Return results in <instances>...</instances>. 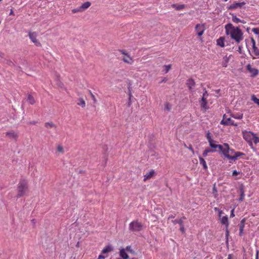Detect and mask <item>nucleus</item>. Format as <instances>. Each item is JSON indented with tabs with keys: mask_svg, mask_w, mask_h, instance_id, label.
Returning a JSON list of instances; mask_svg holds the SVG:
<instances>
[{
	"mask_svg": "<svg viewBox=\"0 0 259 259\" xmlns=\"http://www.w3.org/2000/svg\"><path fill=\"white\" fill-rule=\"evenodd\" d=\"M226 34L237 43L239 44L243 39L242 31L238 27H235L231 23H228L225 26Z\"/></svg>",
	"mask_w": 259,
	"mask_h": 259,
	"instance_id": "nucleus-1",
	"label": "nucleus"
},
{
	"mask_svg": "<svg viewBox=\"0 0 259 259\" xmlns=\"http://www.w3.org/2000/svg\"><path fill=\"white\" fill-rule=\"evenodd\" d=\"M224 156L230 160H236L245 154L241 152H235L233 149H231L227 143H224L222 146V149L220 150Z\"/></svg>",
	"mask_w": 259,
	"mask_h": 259,
	"instance_id": "nucleus-2",
	"label": "nucleus"
},
{
	"mask_svg": "<svg viewBox=\"0 0 259 259\" xmlns=\"http://www.w3.org/2000/svg\"><path fill=\"white\" fill-rule=\"evenodd\" d=\"M242 134L243 139L250 147L252 146L253 143L255 144L259 143V137L256 134L247 131H243Z\"/></svg>",
	"mask_w": 259,
	"mask_h": 259,
	"instance_id": "nucleus-3",
	"label": "nucleus"
},
{
	"mask_svg": "<svg viewBox=\"0 0 259 259\" xmlns=\"http://www.w3.org/2000/svg\"><path fill=\"white\" fill-rule=\"evenodd\" d=\"M28 189V185L27 180H20L17 186L18 193L17 197L20 198L23 196L27 191Z\"/></svg>",
	"mask_w": 259,
	"mask_h": 259,
	"instance_id": "nucleus-4",
	"label": "nucleus"
},
{
	"mask_svg": "<svg viewBox=\"0 0 259 259\" xmlns=\"http://www.w3.org/2000/svg\"><path fill=\"white\" fill-rule=\"evenodd\" d=\"M118 52L122 55L121 60L125 63L132 65L134 62V58L125 50H118Z\"/></svg>",
	"mask_w": 259,
	"mask_h": 259,
	"instance_id": "nucleus-5",
	"label": "nucleus"
},
{
	"mask_svg": "<svg viewBox=\"0 0 259 259\" xmlns=\"http://www.w3.org/2000/svg\"><path fill=\"white\" fill-rule=\"evenodd\" d=\"M142 228V224L138 220L133 221L129 224V230L132 232H139Z\"/></svg>",
	"mask_w": 259,
	"mask_h": 259,
	"instance_id": "nucleus-6",
	"label": "nucleus"
},
{
	"mask_svg": "<svg viewBox=\"0 0 259 259\" xmlns=\"http://www.w3.org/2000/svg\"><path fill=\"white\" fill-rule=\"evenodd\" d=\"M206 29L205 24H197L195 27V31L198 36H201Z\"/></svg>",
	"mask_w": 259,
	"mask_h": 259,
	"instance_id": "nucleus-7",
	"label": "nucleus"
},
{
	"mask_svg": "<svg viewBox=\"0 0 259 259\" xmlns=\"http://www.w3.org/2000/svg\"><path fill=\"white\" fill-rule=\"evenodd\" d=\"M28 36L31 40L35 44L37 47H41V44L36 38L37 34L35 32H29Z\"/></svg>",
	"mask_w": 259,
	"mask_h": 259,
	"instance_id": "nucleus-8",
	"label": "nucleus"
},
{
	"mask_svg": "<svg viewBox=\"0 0 259 259\" xmlns=\"http://www.w3.org/2000/svg\"><path fill=\"white\" fill-rule=\"evenodd\" d=\"M221 124L224 125H238V124L237 123H235L231 118H227L226 115L225 114L223 115V118L221 122Z\"/></svg>",
	"mask_w": 259,
	"mask_h": 259,
	"instance_id": "nucleus-9",
	"label": "nucleus"
},
{
	"mask_svg": "<svg viewBox=\"0 0 259 259\" xmlns=\"http://www.w3.org/2000/svg\"><path fill=\"white\" fill-rule=\"evenodd\" d=\"M246 3L244 2H235L231 5H230L228 7V9L230 10H235L238 8H242L245 5Z\"/></svg>",
	"mask_w": 259,
	"mask_h": 259,
	"instance_id": "nucleus-10",
	"label": "nucleus"
},
{
	"mask_svg": "<svg viewBox=\"0 0 259 259\" xmlns=\"http://www.w3.org/2000/svg\"><path fill=\"white\" fill-rule=\"evenodd\" d=\"M246 67L247 70L251 73L252 77H255L258 74V70L255 68H252L250 64H248Z\"/></svg>",
	"mask_w": 259,
	"mask_h": 259,
	"instance_id": "nucleus-11",
	"label": "nucleus"
},
{
	"mask_svg": "<svg viewBox=\"0 0 259 259\" xmlns=\"http://www.w3.org/2000/svg\"><path fill=\"white\" fill-rule=\"evenodd\" d=\"M155 175V171L153 169H151L149 172L146 174L144 176V182H146L147 180L151 179Z\"/></svg>",
	"mask_w": 259,
	"mask_h": 259,
	"instance_id": "nucleus-12",
	"label": "nucleus"
},
{
	"mask_svg": "<svg viewBox=\"0 0 259 259\" xmlns=\"http://www.w3.org/2000/svg\"><path fill=\"white\" fill-rule=\"evenodd\" d=\"M245 219H242L240 224H239V235L240 236H242L243 233V230L245 226Z\"/></svg>",
	"mask_w": 259,
	"mask_h": 259,
	"instance_id": "nucleus-13",
	"label": "nucleus"
},
{
	"mask_svg": "<svg viewBox=\"0 0 259 259\" xmlns=\"http://www.w3.org/2000/svg\"><path fill=\"white\" fill-rule=\"evenodd\" d=\"M186 85L189 90H191L195 85V82L193 79L190 78L187 80Z\"/></svg>",
	"mask_w": 259,
	"mask_h": 259,
	"instance_id": "nucleus-14",
	"label": "nucleus"
},
{
	"mask_svg": "<svg viewBox=\"0 0 259 259\" xmlns=\"http://www.w3.org/2000/svg\"><path fill=\"white\" fill-rule=\"evenodd\" d=\"M225 40L224 37H220L217 40V45L221 47H225Z\"/></svg>",
	"mask_w": 259,
	"mask_h": 259,
	"instance_id": "nucleus-15",
	"label": "nucleus"
},
{
	"mask_svg": "<svg viewBox=\"0 0 259 259\" xmlns=\"http://www.w3.org/2000/svg\"><path fill=\"white\" fill-rule=\"evenodd\" d=\"M221 223L225 225L226 228H228L229 226V223H228V218L227 215L224 216L222 218H221Z\"/></svg>",
	"mask_w": 259,
	"mask_h": 259,
	"instance_id": "nucleus-16",
	"label": "nucleus"
},
{
	"mask_svg": "<svg viewBox=\"0 0 259 259\" xmlns=\"http://www.w3.org/2000/svg\"><path fill=\"white\" fill-rule=\"evenodd\" d=\"M232 16V21L235 23H245V22L244 20H241L239 18H237L236 17V16L234 15V14H230Z\"/></svg>",
	"mask_w": 259,
	"mask_h": 259,
	"instance_id": "nucleus-17",
	"label": "nucleus"
},
{
	"mask_svg": "<svg viewBox=\"0 0 259 259\" xmlns=\"http://www.w3.org/2000/svg\"><path fill=\"white\" fill-rule=\"evenodd\" d=\"M119 255L120 256L123 258V259H128V255L126 253L125 250L124 249H121L119 251Z\"/></svg>",
	"mask_w": 259,
	"mask_h": 259,
	"instance_id": "nucleus-18",
	"label": "nucleus"
},
{
	"mask_svg": "<svg viewBox=\"0 0 259 259\" xmlns=\"http://www.w3.org/2000/svg\"><path fill=\"white\" fill-rule=\"evenodd\" d=\"M27 101L29 102V104L31 105H33L35 103V100L34 97L30 94H28L27 96Z\"/></svg>",
	"mask_w": 259,
	"mask_h": 259,
	"instance_id": "nucleus-19",
	"label": "nucleus"
},
{
	"mask_svg": "<svg viewBox=\"0 0 259 259\" xmlns=\"http://www.w3.org/2000/svg\"><path fill=\"white\" fill-rule=\"evenodd\" d=\"M199 159L200 164L202 165L203 168L204 169H207V165L206 164V163L205 160L201 157H199Z\"/></svg>",
	"mask_w": 259,
	"mask_h": 259,
	"instance_id": "nucleus-20",
	"label": "nucleus"
},
{
	"mask_svg": "<svg viewBox=\"0 0 259 259\" xmlns=\"http://www.w3.org/2000/svg\"><path fill=\"white\" fill-rule=\"evenodd\" d=\"M113 250V248L110 245L106 246L102 251L103 253H107Z\"/></svg>",
	"mask_w": 259,
	"mask_h": 259,
	"instance_id": "nucleus-21",
	"label": "nucleus"
},
{
	"mask_svg": "<svg viewBox=\"0 0 259 259\" xmlns=\"http://www.w3.org/2000/svg\"><path fill=\"white\" fill-rule=\"evenodd\" d=\"M91 4L90 2H87L83 3L81 5L80 8H81V10L83 11V10H85V9H88V8H89L91 6Z\"/></svg>",
	"mask_w": 259,
	"mask_h": 259,
	"instance_id": "nucleus-22",
	"label": "nucleus"
},
{
	"mask_svg": "<svg viewBox=\"0 0 259 259\" xmlns=\"http://www.w3.org/2000/svg\"><path fill=\"white\" fill-rule=\"evenodd\" d=\"M6 135L11 138H13V139H17L18 137L17 134L13 132H7L6 133Z\"/></svg>",
	"mask_w": 259,
	"mask_h": 259,
	"instance_id": "nucleus-23",
	"label": "nucleus"
},
{
	"mask_svg": "<svg viewBox=\"0 0 259 259\" xmlns=\"http://www.w3.org/2000/svg\"><path fill=\"white\" fill-rule=\"evenodd\" d=\"M202 102L201 103V107L206 109H207V101L206 99V98L202 97L201 99Z\"/></svg>",
	"mask_w": 259,
	"mask_h": 259,
	"instance_id": "nucleus-24",
	"label": "nucleus"
},
{
	"mask_svg": "<svg viewBox=\"0 0 259 259\" xmlns=\"http://www.w3.org/2000/svg\"><path fill=\"white\" fill-rule=\"evenodd\" d=\"M172 7L174 8H175L177 10H181L185 8V5H177V4H173L172 5Z\"/></svg>",
	"mask_w": 259,
	"mask_h": 259,
	"instance_id": "nucleus-25",
	"label": "nucleus"
},
{
	"mask_svg": "<svg viewBox=\"0 0 259 259\" xmlns=\"http://www.w3.org/2000/svg\"><path fill=\"white\" fill-rule=\"evenodd\" d=\"M209 144L210 147L211 148H212V149L218 148L220 150V151L221 150V149H222V146L223 145H218V144H216L215 143L213 144H212L211 143H209Z\"/></svg>",
	"mask_w": 259,
	"mask_h": 259,
	"instance_id": "nucleus-26",
	"label": "nucleus"
},
{
	"mask_svg": "<svg viewBox=\"0 0 259 259\" xmlns=\"http://www.w3.org/2000/svg\"><path fill=\"white\" fill-rule=\"evenodd\" d=\"M214 151H215V150L211 149L208 148H206L205 149V150L203 151L202 155H203V156L204 157H206L208 153L213 152Z\"/></svg>",
	"mask_w": 259,
	"mask_h": 259,
	"instance_id": "nucleus-27",
	"label": "nucleus"
},
{
	"mask_svg": "<svg viewBox=\"0 0 259 259\" xmlns=\"http://www.w3.org/2000/svg\"><path fill=\"white\" fill-rule=\"evenodd\" d=\"M45 126L46 128H53L56 127V125L52 122H46L45 124Z\"/></svg>",
	"mask_w": 259,
	"mask_h": 259,
	"instance_id": "nucleus-28",
	"label": "nucleus"
},
{
	"mask_svg": "<svg viewBox=\"0 0 259 259\" xmlns=\"http://www.w3.org/2000/svg\"><path fill=\"white\" fill-rule=\"evenodd\" d=\"M185 217H183L182 218L179 219V220H175L174 221H172V223L174 225H176V224H179L180 225H182L183 224V219H185Z\"/></svg>",
	"mask_w": 259,
	"mask_h": 259,
	"instance_id": "nucleus-29",
	"label": "nucleus"
},
{
	"mask_svg": "<svg viewBox=\"0 0 259 259\" xmlns=\"http://www.w3.org/2000/svg\"><path fill=\"white\" fill-rule=\"evenodd\" d=\"M231 116L235 119H241L243 117V114H231Z\"/></svg>",
	"mask_w": 259,
	"mask_h": 259,
	"instance_id": "nucleus-30",
	"label": "nucleus"
},
{
	"mask_svg": "<svg viewBox=\"0 0 259 259\" xmlns=\"http://www.w3.org/2000/svg\"><path fill=\"white\" fill-rule=\"evenodd\" d=\"M77 105L81 106L82 108H84L85 106V102L82 98H80L78 100Z\"/></svg>",
	"mask_w": 259,
	"mask_h": 259,
	"instance_id": "nucleus-31",
	"label": "nucleus"
},
{
	"mask_svg": "<svg viewBox=\"0 0 259 259\" xmlns=\"http://www.w3.org/2000/svg\"><path fill=\"white\" fill-rule=\"evenodd\" d=\"M57 151L60 153L63 154L64 153V150L62 146L58 145L57 147Z\"/></svg>",
	"mask_w": 259,
	"mask_h": 259,
	"instance_id": "nucleus-32",
	"label": "nucleus"
},
{
	"mask_svg": "<svg viewBox=\"0 0 259 259\" xmlns=\"http://www.w3.org/2000/svg\"><path fill=\"white\" fill-rule=\"evenodd\" d=\"M251 100L253 101L255 103L257 104L259 106V99L257 98L255 95H252L251 96Z\"/></svg>",
	"mask_w": 259,
	"mask_h": 259,
	"instance_id": "nucleus-33",
	"label": "nucleus"
},
{
	"mask_svg": "<svg viewBox=\"0 0 259 259\" xmlns=\"http://www.w3.org/2000/svg\"><path fill=\"white\" fill-rule=\"evenodd\" d=\"M245 194L244 192L243 189H241V194H240V197L239 198V201H242L244 198Z\"/></svg>",
	"mask_w": 259,
	"mask_h": 259,
	"instance_id": "nucleus-34",
	"label": "nucleus"
},
{
	"mask_svg": "<svg viewBox=\"0 0 259 259\" xmlns=\"http://www.w3.org/2000/svg\"><path fill=\"white\" fill-rule=\"evenodd\" d=\"M163 67L165 70V72L167 73L171 69V65H164Z\"/></svg>",
	"mask_w": 259,
	"mask_h": 259,
	"instance_id": "nucleus-35",
	"label": "nucleus"
},
{
	"mask_svg": "<svg viewBox=\"0 0 259 259\" xmlns=\"http://www.w3.org/2000/svg\"><path fill=\"white\" fill-rule=\"evenodd\" d=\"M206 139L208 140L209 143H211V141L212 140V139L211 138V136L209 132H208L206 134Z\"/></svg>",
	"mask_w": 259,
	"mask_h": 259,
	"instance_id": "nucleus-36",
	"label": "nucleus"
},
{
	"mask_svg": "<svg viewBox=\"0 0 259 259\" xmlns=\"http://www.w3.org/2000/svg\"><path fill=\"white\" fill-rule=\"evenodd\" d=\"M164 107L166 110L169 111L171 109V105L168 103H166L164 105Z\"/></svg>",
	"mask_w": 259,
	"mask_h": 259,
	"instance_id": "nucleus-37",
	"label": "nucleus"
},
{
	"mask_svg": "<svg viewBox=\"0 0 259 259\" xmlns=\"http://www.w3.org/2000/svg\"><path fill=\"white\" fill-rule=\"evenodd\" d=\"M82 11L81 10V8H80V7L77 8V9H74L72 10V12L74 14L76 13L82 12Z\"/></svg>",
	"mask_w": 259,
	"mask_h": 259,
	"instance_id": "nucleus-38",
	"label": "nucleus"
},
{
	"mask_svg": "<svg viewBox=\"0 0 259 259\" xmlns=\"http://www.w3.org/2000/svg\"><path fill=\"white\" fill-rule=\"evenodd\" d=\"M228 58H225V60L222 63V66L223 67H227V63H228Z\"/></svg>",
	"mask_w": 259,
	"mask_h": 259,
	"instance_id": "nucleus-39",
	"label": "nucleus"
},
{
	"mask_svg": "<svg viewBox=\"0 0 259 259\" xmlns=\"http://www.w3.org/2000/svg\"><path fill=\"white\" fill-rule=\"evenodd\" d=\"M90 94L91 96V98H92V100H93L94 102L95 103H96L97 102V99H96L95 96L93 95V94L92 93V92L91 91H90Z\"/></svg>",
	"mask_w": 259,
	"mask_h": 259,
	"instance_id": "nucleus-40",
	"label": "nucleus"
},
{
	"mask_svg": "<svg viewBox=\"0 0 259 259\" xmlns=\"http://www.w3.org/2000/svg\"><path fill=\"white\" fill-rule=\"evenodd\" d=\"M253 52L255 56H259V50L257 48H256V50H253Z\"/></svg>",
	"mask_w": 259,
	"mask_h": 259,
	"instance_id": "nucleus-41",
	"label": "nucleus"
},
{
	"mask_svg": "<svg viewBox=\"0 0 259 259\" xmlns=\"http://www.w3.org/2000/svg\"><path fill=\"white\" fill-rule=\"evenodd\" d=\"M185 146L187 148H188L191 151H192L193 153L194 152V149L193 148H192V146L191 145H190L188 147H187L186 145L185 144Z\"/></svg>",
	"mask_w": 259,
	"mask_h": 259,
	"instance_id": "nucleus-42",
	"label": "nucleus"
},
{
	"mask_svg": "<svg viewBox=\"0 0 259 259\" xmlns=\"http://www.w3.org/2000/svg\"><path fill=\"white\" fill-rule=\"evenodd\" d=\"M239 174V172L237 171L236 170H234L233 171L232 176H237Z\"/></svg>",
	"mask_w": 259,
	"mask_h": 259,
	"instance_id": "nucleus-43",
	"label": "nucleus"
},
{
	"mask_svg": "<svg viewBox=\"0 0 259 259\" xmlns=\"http://www.w3.org/2000/svg\"><path fill=\"white\" fill-rule=\"evenodd\" d=\"M180 231L182 232V233H185V228H184V225L183 224L181 225V227H180Z\"/></svg>",
	"mask_w": 259,
	"mask_h": 259,
	"instance_id": "nucleus-44",
	"label": "nucleus"
},
{
	"mask_svg": "<svg viewBox=\"0 0 259 259\" xmlns=\"http://www.w3.org/2000/svg\"><path fill=\"white\" fill-rule=\"evenodd\" d=\"M234 212V208L232 209V210L231 211V214H230V217L231 218H233L235 216Z\"/></svg>",
	"mask_w": 259,
	"mask_h": 259,
	"instance_id": "nucleus-45",
	"label": "nucleus"
},
{
	"mask_svg": "<svg viewBox=\"0 0 259 259\" xmlns=\"http://www.w3.org/2000/svg\"><path fill=\"white\" fill-rule=\"evenodd\" d=\"M126 250L130 252H133V250L131 249V247L130 246H128L126 247Z\"/></svg>",
	"mask_w": 259,
	"mask_h": 259,
	"instance_id": "nucleus-46",
	"label": "nucleus"
},
{
	"mask_svg": "<svg viewBox=\"0 0 259 259\" xmlns=\"http://www.w3.org/2000/svg\"><path fill=\"white\" fill-rule=\"evenodd\" d=\"M105 256L102 254H100L98 258V259H105Z\"/></svg>",
	"mask_w": 259,
	"mask_h": 259,
	"instance_id": "nucleus-47",
	"label": "nucleus"
},
{
	"mask_svg": "<svg viewBox=\"0 0 259 259\" xmlns=\"http://www.w3.org/2000/svg\"><path fill=\"white\" fill-rule=\"evenodd\" d=\"M213 193H215L216 194L217 193V188L215 186V185H214L213 187Z\"/></svg>",
	"mask_w": 259,
	"mask_h": 259,
	"instance_id": "nucleus-48",
	"label": "nucleus"
},
{
	"mask_svg": "<svg viewBox=\"0 0 259 259\" xmlns=\"http://www.w3.org/2000/svg\"><path fill=\"white\" fill-rule=\"evenodd\" d=\"M255 259H258V250H257L255 254Z\"/></svg>",
	"mask_w": 259,
	"mask_h": 259,
	"instance_id": "nucleus-49",
	"label": "nucleus"
},
{
	"mask_svg": "<svg viewBox=\"0 0 259 259\" xmlns=\"http://www.w3.org/2000/svg\"><path fill=\"white\" fill-rule=\"evenodd\" d=\"M251 42L253 46H254L255 45V41L253 38L251 39Z\"/></svg>",
	"mask_w": 259,
	"mask_h": 259,
	"instance_id": "nucleus-50",
	"label": "nucleus"
},
{
	"mask_svg": "<svg viewBox=\"0 0 259 259\" xmlns=\"http://www.w3.org/2000/svg\"><path fill=\"white\" fill-rule=\"evenodd\" d=\"M206 96H207V91H205V92L203 93L202 97L205 98Z\"/></svg>",
	"mask_w": 259,
	"mask_h": 259,
	"instance_id": "nucleus-51",
	"label": "nucleus"
},
{
	"mask_svg": "<svg viewBox=\"0 0 259 259\" xmlns=\"http://www.w3.org/2000/svg\"><path fill=\"white\" fill-rule=\"evenodd\" d=\"M10 15H14V12L12 9L11 10L10 13L9 14Z\"/></svg>",
	"mask_w": 259,
	"mask_h": 259,
	"instance_id": "nucleus-52",
	"label": "nucleus"
},
{
	"mask_svg": "<svg viewBox=\"0 0 259 259\" xmlns=\"http://www.w3.org/2000/svg\"><path fill=\"white\" fill-rule=\"evenodd\" d=\"M227 259H232V255L231 254H229L228 256V258Z\"/></svg>",
	"mask_w": 259,
	"mask_h": 259,
	"instance_id": "nucleus-53",
	"label": "nucleus"
},
{
	"mask_svg": "<svg viewBox=\"0 0 259 259\" xmlns=\"http://www.w3.org/2000/svg\"><path fill=\"white\" fill-rule=\"evenodd\" d=\"M256 48H257L256 47L255 45L254 46H253V45H252V49H253V50H256Z\"/></svg>",
	"mask_w": 259,
	"mask_h": 259,
	"instance_id": "nucleus-54",
	"label": "nucleus"
},
{
	"mask_svg": "<svg viewBox=\"0 0 259 259\" xmlns=\"http://www.w3.org/2000/svg\"><path fill=\"white\" fill-rule=\"evenodd\" d=\"M229 234V231L228 230V228H226V235H228Z\"/></svg>",
	"mask_w": 259,
	"mask_h": 259,
	"instance_id": "nucleus-55",
	"label": "nucleus"
},
{
	"mask_svg": "<svg viewBox=\"0 0 259 259\" xmlns=\"http://www.w3.org/2000/svg\"><path fill=\"white\" fill-rule=\"evenodd\" d=\"M30 124H35L36 123V122L35 121H32L29 123Z\"/></svg>",
	"mask_w": 259,
	"mask_h": 259,
	"instance_id": "nucleus-56",
	"label": "nucleus"
},
{
	"mask_svg": "<svg viewBox=\"0 0 259 259\" xmlns=\"http://www.w3.org/2000/svg\"><path fill=\"white\" fill-rule=\"evenodd\" d=\"M175 217V215H170L168 217V219H170V218H174Z\"/></svg>",
	"mask_w": 259,
	"mask_h": 259,
	"instance_id": "nucleus-57",
	"label": "nucleus"
},
{
	"mask_svg": "<svg viewBox=\"0 0 259 259\" xmlns=\"http://www.w3.org/2000/svg\"><path fill=\"white\" fill-rule=\"evenodd\" d=\"M167 81V79L166 78H164L162 80V82H166Z\"/></svg>",
	"mask_w": 259,
	"mask_h": 259,
	"instance_id": "nucleus-58",
	"label": "nucleus"
},
{
	"mask_svg": "<svg viewBox=\"0 0 259 259\" xmlns=\"http://www.w3.org/2000/svg\"><path fill=\"white\" fill-rule=\"evenodd\" d=\"M223 213V211L222 210L219 211V217H221V214Z\"/></svg>",
	"mask_w": 259,
	"mask_h": 259,
	"instance_id": "nucleus-59",
	"label": "nucleus"
},
{
	"mask_svg": "<svg viewBox=\"0 0 259 259\" xmlns=\"http://www.w3.org/2000/svg\"><path fill=\"white\" fill-rule=\"evenodd\" d=\"M215 141H214L213 139L211 141V143L212 144H214V143H215Z\"/></svg>",
	"mask_w": 259,
	"mask_h": 259,
	"instance_id": "nucleus-60",
	"label": "nucleus"
},
{
	"mask_svg": "<svg viewBox=\"0 0 259 259\" xmlns=\"http://www.w3.org/2000/svg\"><path fill=\"white\" fill-rule=\"evenodd\" d=\"M79 242H78L77 243L76 246H77V247H78V246H79Z\"/></svg>",
	"mask_w": 259,
	"mask_h": 259,
	"instance_id": "nucleus-61",
	"label": "nucleus"
},
{
	"mask_svg": "<svg viewBox=\"0 0 259 259\" xmlns=\"http://www.w3.org/2000/svg\"><path fill=\"white\" fill-rule=\"evenodd\" d=\"M214 209H215V210H217V207H215V208H214Z\"/></svg>",
	"mask_w": 259,
	"mask_h": 259,
	"instance_id": "nucleus-62",
	"label": "nucleus"
},
{
	"mask_svg": "<svg viewBox=\"0 0 259 259\" xmlns=\"http://www.w3.org/2000/svg\"><path fill=\"white\" fill-rule=\"evenodd\" d=\"M224 2H227L228 0H224Z\"/></svg>",
	"mask_w": 259,
	"mask_h": 259,
	"instance_id": "nucleus-63",
	"label": "nucleus"
},
{
	"mask_svg": "<svg viewBox=\"0 0 259 259\" xmlns=\"http://www.w3.org/2000/svg\"><path fill=\"white\" fill-rule=\"evenodd\" d=\"M131 259H137V258H132Z\"/></svg>",
	"mask_w": 259,
	"mask_h": 259,
	"instance_id": "nucleus-64",
	"label": "nucleus"
}]
</instances>
